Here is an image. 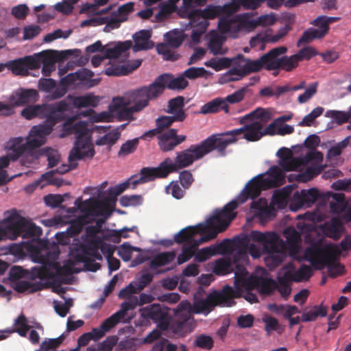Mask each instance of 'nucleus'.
Masks as SVG:
<instances>
[{"label":"nucleus","mask_w":351,"mask_h":351,"mask_svg":"<svg viewBox=\"0 0 351 351\" xmlns=\"http://www.w3.org/2000/svg\"><path fill=\"white\" fill-rule=\"evenodd\" d=\"M238 206L237 201L230 202L221 210H216L215 213L208 218L205 223H200L196 226H188L182 229L175 234L174 241L178 244L186 243L191 245L197 241V239H195L197 234H200L202 237L210 231L219 230V233L223 232L232 220L235 218L237 213L234 211Z\"/></svg>","instance_id":"f257e3e1"},{"label":"nucleus","mask_w":351,"mask_h":351,"mask_svg":"<svg viewBox=\"0 0 351 351\" xmlns=\"http://www.w3.org/2000/svg\"><path fill=\"white\" fill-rule=\"evenodd\" d=\"M74 121V117L66 120L62 125V132L60 134L61 137H65L71 134L75 135L76 140L68 158L71 165H62L54 170L56 173H66L72 169L71 166H72L73 162L92 158L95 154L90 138L86 136L88 131L87 124L84 121L73 123ZM75 166L73 168H75Z\"/></svg>","instance_id":"f03ea898"},{"label":"nucleus","mask_w":351,"mask_h":351,"mask_svg":"<svg viewBox=\"0 0 351 351\" xmlns=\"http://www.w3.org/2000/svg\"><path fill=\"white\" fill-rule=\"evenodd\" d=\"M340 254L337 246H323L315 243L305 250L304 257L316 269L320 270L327 266L330 276L335 278L344 273V267L337 263Z\"/></svg>","instance_id":"7ed1b4c3"},{"label":"nucleus","mask_w":351,"mask_h":351,"mask_svg":"<svg viewBox=\"0 0 351 351\" xmlns=\"http://www.w3.org/2000/svg\"><path fill=\"white\" fill-rule=\"evenodd\" d=\"M64 118V113H56L45 118L46 120L43 124L32 128L25 143L21 144L22 138H19L14 140L12 145L23 155L31 152L45 144L46 136L52 132L55 125Z\"/></svg>","instance_id":"20e7f679"},{"label":"nucleus","mask_w":351,"mask_h":351,"mask_svg":"<svg viewBox=\"0 0 351 351\" xmlns=\"http://www.w3.org/2000/svg\"><path fill=\"white\" fill-rule=\"evenodd\" d=\"M188 167L183 159L182 154L178 152L176 154L175 162L170 158H167L157 167H143L141 169L139 174L131 176L133 181V189L138 184L152 182L156 178H164L173 172H177L180 169Z\"/></svg>","instance_id":"39448f33"},{"label":"nucleus","mask_w":351,"mask_h":351,"mask_svg":"<svg viewBox=\"0 0 351 351\" xmlns=\"http://www.w3.org/2000/svg\"><path fill=\"white\" fill-rule=\"evenodd\" d=\"M221 136V134H213L200 143L191 145L188 149L181 151L187 167L215 149L217 150L221 156H226V149L228 146V142L226 141Z\"/></svg>","instance_id":"423d86ee"},{"label":"nucleus","mask_w":351,"mask_h":351,"mask_svg":"<svg viewBox=\"0 0 351 351\" xmlns=\"http://www.w3.org/2000/svg\"><path fill=\"white\" fill-rule=\"evenodd\" d=\"M248 272L243 266H238L234 276V291H238L239 298L243 290L257 289L262 294H271L276 288V282L262 276H247Z\"/></svg>","instance_id":"0eeeda50"},{"label":"nucleus","mask_w":351,"mask_h":351,"mask_svg":"<svg viewBox=\"0 0 351 351\" xmlns=\"http://www.w3.org/2000/svg\"><path fill=\"white\" fill-rule=\"evenodd\" d=\"M219 6L208 5L204 10L195 9L188 14L189 24L193 29L191 40L195 43H198L202 36L206 32L209 25L208 19H213L221 12Z\"/></svg>","instance_id":"6e6552de"},{"label":"nucleus","mask_w":351,"mask_h":351,"mask_svg":"<svg viewBox=\"0 0 351 351\" xmlns=\"http://www.w3.org/2000/svg\"><path fill=\"white\" fill-rule=\"evenodd\" d=\"M238 291L226 285L221 291H214L209 293L206 299L195 302V308L197 313H209L215 306H232L235 304L234 298H239Z\"/></svg>","instance_id":"1a4fd4ad"},{"label":"nucleus","mask_w":351,"mask_h":351,"mask_svg":"<svg viewBox=\"0 0 351 351\" xmlns=\"http://www.w3.org/2000/svg\"><path fill=\"white\" fill-rule=\"evenodd\" d=\"M189 85L188 81L184 78L182 74L174 77L170 73H163L158 76L154 82L149 86L141 87V93L147 94L152 99L158 97L167 88L173 90H182Z\"/></svg>","instance_id":"9d476101"},{"label":"nucleus","mask_w":351,"mask_h":351,"mask_svg":"<svg viewBox=\"0 0 351 351\" xmlns=\"http://www.w3.org/2000/svg\"><path fill=\"white\" fill-rule=\"evenodd\" d=\"M141 87L133 92L134 97L136 100V103L131 107H128L129 101L124 97L114 98L112 104L110 106L111 111L117 112V117L119 121L134 119L133 113L143 110L149 104V98L147 94L141 93Z\"/></svg>","instance_id":"9b49d317"},{"label":"nucleus","mask_w":351,"mask_h":351,"mask_svg":"<svg viewBox=\"0 0 351 351\" xmlns=\"http://www.w3.org/2000/svg\"><path fill=\"white\" fill-rule=\"evenodd\" d=\"M194 326L191 304L187 301H182L173 310L170 330L174 334L184 337L193 330Z\"/></svg>","instance_id":"f8f14e48"},{"label":"nucleus","mask_w":351,"mask_h":351,"mask_svg":"<svg viewBox=\"0 0 351 351\" xmlns=\"http://www.w3.org/2000/svg\"><path fill=\"white\" fill-rule=\"evenodd\" d=\"M8 228L11 230L12 240L22 235L25 238H38L43 234L40 226L29 222L16 212L9 216Z\"/></svg>","instance_id":"ddd939ff"},{"label":"nucleus","mask_w":351,"mask_h":351,"mask_svg":"<svg viewBox=\"0 0 351 351\" xmlns=\"http://www.w3.org/2000/svg\"><path fill=\"white\" fill-rule=\"evenodd\" d=\"M110 202V197L101 201L90 198L84 202L79 197L75 201V205L88 217L103 216L107 219L112 213Z\"/></svg>","instance_id":"4468645a"},{"label":"nucleus","mask_w":351,"mask_h":351,"mask_svg":"<svg viewBox=\"0 0 351 351\" xmlns=\"http://www.w3.org/2000/svg\"><path fill=\"white\" fill-rule=\"evenodd\" d=\"M287 51V47L280 46L275 47L261 57L263 68L267 71L282 69L291 71L289 58L287 56H281Z\"/></svg>","instance_id":"2eb2a0df"},{"label":"nucleus","mask_w":351,"mask_h":351,"mask_svg":"<svg viewBox=\"0 0 351 351\" xmlns=\"http://www.w3.org/2000/svg\"><path fill=\"white\" fill-rule=\"evenodd\" d=\"M68 108V103L61 100L51 104L28 106L21 111V115L28 120L35 117L43 119L56 113H65Z\"/></svg>","instance_id":"dca6fc26"},{"label":"nucleus","mask_w":351,"mask_h":351,"mask_svg":"<svg viewBox=\"0 0 351 351\" xmlns=\"http://www.w3.org/2000/svg\"><path fill=\"white\" fill-rule=\"evenodd\" d=\"M258 26L256 19H244L240 16H231L221 18L218 23L219 30L223 34L237 33L245 29L248 32L254 30Z\"/></svg>","instance_id":"f3484780"},{"label":"nucleus","mask_w":351,"mask_h":351,"mask_svg":"<svg viewBox=\"0 0 351 351\" xmlns=\"http://www.w3.org/2000/svg\"><path fill=\"white\" fill-rule=\"evenodd\" d=\"M250 238L254 241L260 243L262 248H257L254 243L250 245V253L254 258L259 257L266 249H272L274 245L279 244L280 237L274 232L263 233L257 230H253L250 234Z\"/></svg>","instance_id":"a211bd4d"},{"label":"nucleus","mask_w":351,"mask_h":351,"mask_svg":"<svg viewBox=\"0 0 351 351\" xmlns=\"http://www.w3.org/2000/svg\"><path fill=\"white\" fill-rule=\"evenodd\" d=\"M270 181L265 180V175L260 174L252 179L246 185L245 189L238 197L240 203L245 202L249 197L255 199L258 197L261 191L271 189Z\"/></svg>","instance_id":"6ab92c4d"},{"label":"nucleus","mask_w":351,"mask_h":351,"mask_svg":"<svg viewBox=\"0 0 351 351\" xmlns=\"http://www.w3.org/2000/svg\"><path fill=\"white\" fill-rule=\"evenodd\" d=\"M157 138L160 149L163 152H167L173 150L184 142L186 140V136L178 135L177 129L171 128L162 132Z\"/></svg>","instance_id":"aec40b11"},{"label":"nucleus","mask_w":351,"mask_h":351,"mask_svg":"<svg viewBox=\"0 0 351 351\" xmlns=\"http://www.w3.org/2000/svg\"><path fill=\"white\" fill-rule=\"evenodd\" d=\"M319 197V191L315 188L296 191L291 199V207L293 210H298L302 207H310L317 201Z\"/></svg>","instance_id":"412c9836"},{"label":"nucleus","mask_w":351,"mask_h":351,"mask_svg":"<svg viewBox=\"0 0 351 351\" xmlns=\"http://www.w3.org/2000/svg\"><path fill=\"white\" fill-rule=\"evenodd\" d=\"M263 68L261 58L258 60H252L246 59L243 65L239 67H233L228 71L230 81H238L243 77L254 72H258Z\"/></svg>","instance_id":"4be33fe9"},{"label":"nucleus","mask_w":351,"mask_h":351,"mask_svg":"<svg viewBox=\"0 0 351 351\" xmlns=\"http://www.w3.org/2000/svg\"><path fill=\"white\" fill-rule=\"evenodd\" d=\"M218 234L219 230L210 231V232H208V234H206L205 235L200 237V238L198 239L197 241L194 242V243H192L189 245H184L182 247V253L179 254L178 256V264L181 265L188 261L193 256H195V254L197 249V247L200 244L214 239L217 236Z\"/></svg>","instance_id":"5701e85b"},{"label":"nucleus","mask_w":351,"mask_h":351,"mask_svg":"<svg viewBox=\"0 0 351 351\" xmlns=\"http://www.w3.org/2000/svg\"><path fill=\"white\" fill-rule=\"evenodd\" d=\"M229 247V240L224 239L221 243L203 247L195 254V260L197 262L202 263L217 254H225Z\"/></svg>","instance_id":"b1692460"},{"label":"nucleus","mask_w":351,"mask_h":351,"mask_svg":"<svg viewBox=\"0 0 351 351\" xmlns=\"http://www.w3.org/2000/svg\"><path fill=\"white\" fill-rule=\"evenodd\" d=\"M92 258L97 260L102 259L101 254L95 246L86 247L83 250L82 254L77 256V260L84 263L88 271H96L100 268V265L97 263H95Z\"/></svg>","instance_id":"393cba45"},{"label":"nucleus","mask_w":351,"mask_h":351,"mask_svg":"<svg viewBox=\"0 0 351 351\" xmlns=\"http://www.w3.org/2000/svg\"><path fill=\"white\" fill-rule=\"evenodd\" d=\"M277 156L280 158L279 165L285 171H297L302 167L300 158L293 157V153L288 148H280Z\"/></svg>","instance_id":"a878e982"},{"label":"nucleus","mask_w":351,"mask_h":351,"mask_svg":"<svg viewBox=\"0 0 351 351\" xmlns=\"http://www.w3.org/2000/svg\"><path fill=\"white\" fill-rule=\"evenodd\" d=\"M38 98L36 90L20 88L10 97V103L13 106H23L28 103L35 102Z\"/></svg>","instance_id":"bb28decb"},{"label":"nucleus","mask_w":351,"mask_h":351,"mask_svg":"<svg viewBox=\"0 0 351 351\" xmlns=\"http://www.w3.org/2000/svg\"><path fill=\"white\" fill-rule=\"evenodd\" d=\"M262 254H267V261L273 267L279 266L286 257L285 243L280 238L279 244H276L272 249H266Z\"/></svg>","instance_id":"cd10ccee"},{"label":"nucleus","mask_w":351,"mask_h":351,"mask_svg":"<svg viewBox=\"0 0 351 351\" xmlns=\"http://www.w3.org/2000/svg\"><path fill=\"white\" fill-rule=\"evenodd\" d=\"M263 121L257 120L251 123L243 125L239 130H242V138L250 142H254L263 137Z\"/></svg>","instance_id":"c85d7f7f"},{"label":"nucleus","mask_w":351,"mask_h":351,"mask_svg":"<svg viewBox=\"0 0 351 351\" xmlns=\"http://www.w3.org/2000/svg\"><path fill=\"white\" fill-rule=\"evenodd\" d=\"M23 154L13 145L11 151L5 156L0 157V184H3L11 180L4 168L7 167L11 160L15 161Z\"/></svg>","instance_id":"c756f323"},{"label":"nucleus","mask_w":351,"mask_h":351,"mask_svg":"<svg viewBox=\"0 0 351 351\" xmlns=\"http://www.w3.org/2000/svg\"><path fill=\"white\" fill-rule=\"evenodd\" d=\"M88 217L84 214L83 216L78 217L73 220L70 226L68 227L65 232H62L56 234V239L59 243H64L61 239L62 236H66V237H73L77 235L83 229L85 224L88 223Z\"/></svg>","instance_id":"7c9ffc66"},{"label":"nucleus","mask_w":351,"mask_h":351,"mask_svg":"<svg viewBox=\"0 0 351 351\" xmlns=\"http://www.w3.org/2000/svg\"><path fill=\"white\" fill-rule=\"evenodd\" d=\"M132 306L126 303L121 304V308L105 319L101 324V328L106 332L115 326L120 321L125 318L126 313L130 311Z\"/></svg>","instance_id":"2f4dec72"},{"label":"nucleus","mask_w":351,"mask_h":351,"mask_svg":"<svg viewBox=\"0 0 351 351\" xmlns=\"http://www.w3.org/2000/svg\"><path fill=\"white\" fill-rule=\"evenodd\" d=\"M151 33L149 30H141L133 36L134 45L132 47L135 52L147 50L153 47L154 44L149 40Z\"/></svg>","instance_id":"473e14b6"},{"label":"nucleus","mask_w":351,"mask_h":351,"mask_svg":"<svg viewBox=\"0 0 351 351\" xmlns=\"http://www.w3.org/2000/svg\"><path fill=\"white\" fill-rule=\"evenodd\" d=\"M73 101V104L78 108L86 107H96L100 101V97L93 93H87L82 96H73L69 95L66 97Z\"/></svg>","instance_id":"72a5a7b5"},{"label":"nucleus","mask_w":351,"mask_h":351,"mask_svg":"<svg viewBox=\"0 0 351 351\" xmlns=\"http://www.w3.org/2000/svg\"><path fill=\"white\" fill-rule=\"evenodd\" d=\"M220 110H223L228 113L229 106L222 97H217L204 104L200 108L199 113L203 114H213Z\"/></svg>","instance_id":"f704fd0d"},{"label":"nucleus","mask_w":351,"mask_h":351,"mask_svg":"<svg viewBox=\"0 0 351 351\" xmlns=\"http://www.w3.org/2000/svg\"><path fill=\"white\" fill-rule=\"evenodd\" d=\"M238 3L233 2L228 5H226L223 7V11L225 13L228 14H232L237 12L240 5H242L243 8L246 9H256L261 3H263V0H237Z\"/></svg>","instance_id":"c9c22d12"},{"label":"nucleus","mask_w":351,"mask_h":351,"mask_svg":"<svg viewBox=\"0 0 351 351\" xmlns=\"http://www.w3.org/2000/svg\"><path fill=\"white\" fill-rule=\"evenodd\" d=\"M317 55L316 50L311 47H306L301 49L297 53L289 56L291 69L293 71L298 66V62L303 60H308Z\"/></svg>","instance_id":"e433bc0d"},{"label":"nucleus","mask_w":351,"mask_h":351,"mask_svg":"<svg viewBox=\"0 0 351 351\" xmlns=\"http://www.w3.org/2000/svg\"><path fill=\"white\" fill-rule=\"evenodd\" d=\"M176 256V252L173 251L159 253L151 260L149 267L156 269L159 267L168 265L175 259Z\"/></svg>","instance_id":"4c0bfd02"},{"label":"nucleus","mask_w":351,"mask_h":351,"mask_svg":"<svg viewBox=\"0 0 351 351\" xmlns=\"http://www.w3.org/2000/svg\"><path fill=\"white\" fill-rule=\"evenodd\" d=\"M271 118L270 112L263 108H258L250 113L239 118V123L242 125L247 124L250 121H254V119H258L263 122L267 121Z\"/></svg>","instance_id":"58836bf2"},{"label":"nucleus","mask_w":351,"mask_h":351,"mask_svg":"<svg viewBox=\"0 0 351 351\" xmlns=\"http://www.w3.org/2000/svg\"><path fill=\"white\" fill-rule=\"evenodd\" d=\"M132 45V41L126 40L119 42L113 47H105L104 53L106 58H117L123 53L125 52L131 48Z\"/></svg>","instance_id":"ea45409f"},{"label":"nucleus","mask_w":351,"mask_h":351,"mask_svg":"<svg viewBox=\"0 0 351 351\" xmlns=\"http://www.w3.org/2000/svg\"><path fill=\"white\" fill-rule=\"evenodd\" d=\"M267 175L265 180L270 181L271 188L280 186L285 182V173L278 166H271L267 171Z\"/></svg>","instance_id":"a19ab883"},{"label":"nucleus","mask_w":351,"mask_h":351,"mask_svg":"<svg viewBox=\"0 0 351 351\" xmlns=\"http://www.w3.org/2000/svg\"><path fill=\"white\" fill-rule=\"evenodd\" d=\"M343 230L341 221L338 218H332L325 225L326 234L335 240L339 239Z\"/></svg>","instance_id":"79ce46f5"},{"label":"nucleus","mask_w":351,"mask_h":351,"mask_svg":"<svg viewBox=\"0 0 351 351\" xmlns=\"http://www.w3.org/2000/svg\"><path fill=\"white\" fill-rule=\"evenodd\" d=\"M184 106V98L182 96H178L168 101L167 112L173 115L183 114V121L186 119L187 114L183 110Z\"/></svg>","instance_id":"37998d69"},{"label":"nucleus","mask_w":351,"mask_h":351,"mask_svg":"<svg viewBox=\"0 0 351 351\" xmlns=\"http://www.w3.org/2000/svg\"><path fill=\"white\" fill-rule=\"evenodd\" d=\"M14 328H8L4 330L5 332L11 334L17 332L21 337H25L30 326L27 324V320L23 314H21L14 320Z\"/></svg>","instance_id":"c03bdc74"},{"label":"nucleus","mask_w":351,"mask_h":351,"mask_svg":"<svg viewBox=\"0 0 351 351\" xmlns=\"http://www.w3.org/2000/svg\"><path fill=\"white\" fill-rule=\"evenodd\" d=\"M225 40L226 38L223 36L217 34L212 35L208 43V49L210 53L214 55H222L226 53V50L222 49V45Z\"/></svg>","instance_id":"a18cd8bd"},{"label":"nucleus","mask_w":351,"mask_h":351,"mask_svg":"<svg viewBox=\"0 0 351 351\" xmlns=\"http://www.w3.org/2000/svg\"><path fill=\"white\" fill-rule=\"evenodd\" d=\"M327 314L326 307L315 305L307 312H304L301 316L303 322L315 321L319 316L325 317Z\"/></svg>","instance_id":"49530a36"},{"label":"nucleus","mask_w":351,"mask_h":351,"mask_svg":"<svg viewBox=\"0 0 351 351\" xmlns=\"http://www.w3.org/2000/svg\"><path fill=\"white\" fill-rule=\"evenodd\" d=\"M283 235L287 239L289 248L296 250L301 241L300 234L294 228L288 227L284 230Z\"/></svg>","instance_id":"de8ad7c7"},{"label":"nucleus","mask_w":351,"mask_h":351,"mask_svg":"<svg viewBox=\"0 0 351 351\" xmlns=\"http://www.w3.org/2000/svg\"><path fill=\"white\" fill-rule=\"evenodd\" d=\"M7 68L16 75L27 76L29 73L23 58L8 61Z\"/></svg>","instance_id":"09e8293b"},{"label":"nucleus","mask_w":351,"mask_h":351,"mask_svg":"<svg viewBox=\"0 0 351 351\" xmlns=\"http://www.w3.org/2000/svg\"><path fill=\"white\" fill-rule=\"evenodd\" d=\"M263 321L265 323V330L267 335H270L273 331H276L280 335L285 330V327L280 325L278 319L272 316L265 317Z\"/></svg>","instance_id":"8fccbe9b"},{"label":"nucleus","mask_w":351,"mask_h":351,"mask_svg":"<svg viewBox=\"0 0 351 351\" xmlns=\"http://www.w3.org/2000/svg\"><path fill=\"white\" fill-rule=\"evenodd\" d=\"M184 114L171 115V116H162L156 120V124L158 128L162 130L165 128H169L173 122H182Z\"/></svg>","instance_id":"3c124183"},{"label":"nucleus","mask_w":351,"mask_h":351,"mask_svg":"<svg viewBox=\"0 0 351 351\" xmlns=\"http://www.w3.org/2000/svg\"><path fill=\"white\" fill-rule=\"evenodd\" d=\"M146 315L155 322L167 318V313L159 304H152L145 308Z\"/></svg>","instance_id":"603ef678"},{"label":"nucleus","mask_w":351,"mask_h":351,"mask_svg":"<svg viewBox=\"0 0 351 351\" xmlns=\"http://www.w3.org/2000/svg\"><path fill=\"white\" fill-rule=\"evenodd\" d=\"M45 53L46 51H42L33 56H27L23 58L27 72H29V69L33 70L40 68L42 59L45 56Z\"/></svg>","instance_id":"864d4df0"},{"label":"nucleus","mask_w":351,"mask_h":351,"mask_svg":"<svg viewBox=\"0 0 351 351\" xmlns=\"http://www.w3.org/2000/svg\"><path fill=\"white\" fill-rule=\"evenodd\" d=\"M40 282L21 280L16 283L14 289L19 293H34L41 289Z\"/></svg>","instance_id":"5fc2aeb1"},{"label":"nucleus","mask_w":351,"mask_h":351,"mask_svg":"<svg viewBox=\"0 0 351 351\" xmlns=\"http://www.w3.org/2000/svg\"><path fill=\"white\" fill-rule=\"evenodd\" d=\"M231 64L232 60L226 57L219 59L211 58L210 60L204 62V64L206 66L210 67L216 71L229 68L231 66Z\"/></svg>","instance_id":"6e6d98bb"},{"label":"nucleus","mask_w":351,"mask_h":351,"mask_svg":"<svg viewBox=\"0 0 351 351\" xmlns=\"http://www.w3.org/2000/svg\"><path fill=\"white\" fill-rule=\"evenodd\" d=\"M232 265L229 259L219 258L215 261L213 272L217 275H225L230 273Z\"/></svg>","instance_id":"4d7b16f0"},{"label":"nucleus","mask_w":351,"mask_h":351,"mask_svg":"<svg viewBox=\"0 0 351 351\" xmlns=\"http://www.w3.org/2000/svg\"><path fill=\"white\" fill-rule=\"evenodd\" d=\"M251 208L256 210V215L261 217H269L271 213V210L267 206L266 201L262 199L258 201H253L251 204Z\"/></svg>","instance_id":"13d9d810"},{"label":"nucleus","mask_w":351,"mask_h":351,"mask_svg":"<svg viewBox=\"0 0 351 351\" xmlns=\"http://www.w3.org/2000/svg\"><path fill=\"white\" fill-rule=\"evenodd\" d=\"M120 136L121 134L117 130H112L97 139L95 143L97 145L112 146L116 143Z\"/></svg>","instance_id":"bf43d9fd"},{"label":"nucleus","mask_w":351,"mask_h":351,"mask_svg":"<svg viewBox=\"0 0 351 351\" xmlns=\"http://www.w3.org/2000/svg\"><path fill=\"white\" fill-rule=\"evenodd\" d=\"M154 297L151 294L142 293L140 294L138 298L136 296L132 298L131 301H126L123 303L128 304L132 306L130 308V311L134 310L137 306H142L145 304L151 303L154 300Z\"/></svg>","instance_id":"052dcab7"},{"label":"nucleus","mask_w":351,"mask_h":351,"mask_svg":"<svg viewBox=\"0 0 351 351\" xmlns=\"http://www.w3.org/2000/svg\"><path fill=\"white\" fill-rule=\"evenodd\" d=\"M292 189L290 186L284 187L282 190L276 192L272 197L274 204L282 206L287 203V199L291 195Z\"/></svg>","instance_id":"680f3d73"},{"label":"nucleus","mask_w":351,"mask_h":351,"mask_svg":"<svg viewBox=\"0 0 351 351\" xmlns=\"http://www.w3.org/2000/svg\"><path fill=\"white\" fill-rule=\"evenodd\" d=\"M288 92V89L285 88V85L277 86L274 88L271 86H266L262 88L259 95L261 97H276L278 98L280 95Z\"/></svg>","instance_id":"e2e57ef3"},{"label":"nucleus","mask_w":351,"mask_h":351,"mask_svg":"<svg viewBox=\"0 0 351 351\" xmlns=\"http://www.w3.org/2000/svg\"><path fill=\"white\" fill-rule=\"evenodd\" d=\"M184 79L195 80L197 78L205 77L208 71L204 67H190L186 69L182 73Z\"/></svg>","instance_id":"0e129e2a"},{"label":"nucleus","mask_w":351,"mask_h":351,"mask_svg":"<svg viewBox=\"0 0 351 351\" xmlns=\"http://www.w3.org/2000/svg\"><path fill=\"white\" fill-rule=\"evenodd\" d=\"M137 288L138 287L134 283V281L131 282L128 286L119 291L118 296L121 299H125L128 301H131L132 298L136 297L135 295H133V294L138 293L141 291L137 290Z\"/></svg>","instance_id":"69168bd1"},{"label":"nucleus","mask_w":351,"mask_h":351,"mask_svg":"<svg viewBox=\"0 0 351 351\" xmlns=\"http://www.w3.org/2000/svg\"><path fill=\"white\" fill-rule=\"evenodd\" d=\"M311 24L317 27V28H315V31L322 38H323L329 30V26L324 16L317 17L311 22Z\"/></svg>","instance_id":"338daca9"},{"label":"nucleus","mask_w":351,"mask_h":351,"mask_svg":"<svg viewBox=\"0 0 351 351\" xmlns=\"http://www.w3.org/2000/svg\"><path fill=\"white\" fill-rule=\"evenodd\" d=\"M330 117L338 124L346 123L351 119V106L347 111L331 110Z\"/></svg>","instance_id":"774afa93"}]
</instances>
